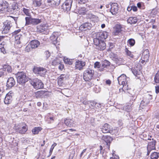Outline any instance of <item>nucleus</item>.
Instances as JSON below:
<instances>
[{
	"instance_id": "obj_1",
	"label": "nucleus",
	"mask_w": 159,
	"mask_h": 159,
	"mask_svg": "<svg viewBox=\"0 0 159 159\" xmlns=\"http://www.w3.org/2000/svg\"><path fill=\"white\" fill-rule=\"evenodd\" d=\"M108 35L106 32H100L97 34L96 37L93 39V42L96 46L95 48L98 50L102 51L106 48V44L104 41L107 38Z\"/></svg>"
},
{
	"instance_id": "obj_2",
	"label": "nucleus",
	"mask_w": 159,
	"mask_h": 159,
	"mask_svg": "<svg viewBox=\"0 0 159 159\" xmlns=\"http://www.w3.org/2000/svg\"><path fill=\"white\" fill-rule=\"evenodd\" d=\"M129 79L124 74L118 78L119 84L121 86L119 89H130V88H129L128 84V81Z\"/></svg>"
},
{
	"instance_id": "obj_3",
	"label": "nucleus",
	"mask_w": 159,
	"mask_h": 159,
	"mask_svg": "<svg viewBox=\"0 0 159 159\" xmlns=\"http://www.w3.org/2000/svg\"><path fill=\"white\" fill-rule=\"evenodd\" d=\"M16 77L18 83L21 85V88L24 89L25 87V83L27 82L28 80L25 73L23 72H18L17 74Z\"/></svg>"
},
{
	"instance_id": "obj_4",
	"label": "nucleus",
	"mask_w": 159,
	"mask_h": 159,
	"mask_svg": "<svg viewBox=\"0 0 159 159\" xmlns=\"http://www.w3.org/2000/svg\"><path fill=\"white\" fill-rule=\"evenodd\" d=\"M129 90V91L128 93L129 94H130V95H129V96L131 97L130 102L129 103H128L127 105L124 106L123 107V110L127 112H129L131 111L132 108L131 105L136 98V97L135 96V93L134 92V90Z\"/></svg>"
},
{
	"instance_id": "obj_5",
	"label": "nucleus",
	"mask_w": 159,
	"mask_h": 159,
	"mask_svg": "<svg viewBox=\"0 0 159 159\" xmlns=\"http://www.w3.org/2000/svg\"><path fill=\"white\" fill-rule=\"evenodd\" d=\"M30 83L33 86L35 89H38L43 88V84L41 80L38 79H33L29 81Z\"/></svg>"
},
{
	"instance_id": "obj_6",
	"label": "nucleus",
	"mask_w": 159,
	"mask_h": 159,
	"mask_svg": "<svg viewBox=\"0 0 159 159\" xmlns=\"http://www.w3.org/2000/svg\"><path fill=\"white\" fill-rule=\"evenodd\" d=\"M94 74V70L90 69H87L84 72V80L85 81H89L92 79Z\"/></svg>"
},
{
	"instance_id": "obj_7",
	"label": "nucleus",
	"mask_w": 159,
	"mask_h": 159,
	"mask_svg": "<svg viewBox=\"0 0 159 159\" xmlns=\"http://www.w3.org/2000/svg\"><path fill=\"white\" fill-rule=\"evenodd\" d=\"M33 71L35 74L43 77L46 74L47 70L43 67H34L33 69Z\"/></svg>"
},
{
	"instance_id": "obj_8",
	"label": "nucleus",
	"mask_w": 159,
	"mask_h": 159,
	"mask_svg": "<svg viewBox=\"0 0 159 159\" xmlns=\"http://www.w3.org/2000/svg\"><path fill=\"white\" fill-rule=\"evenodd\" d=\"M72 0H66L61 6V8L65 11H69L71 8Z\"/></svg>"
},
{
	"instance_id": "obj_9",
	"label": "nucleus",
	"mask_w": 159,
	"mask_h": 159,
	"mask_svg": "<svg viewBox=\"0 0 159 159\" xmlns=\"http://www.w3.org/2000/svg\"><path fill=\"white\" fill-rule=\"evenodd\" d=\"M19 10L18 4L17 3H14L11 6L8 7L7 12L13 14H16V13Z\"/></svg>"
},
{
	"instance_id": "obj_10",
	"label": "nucleus",
	"mask_w": 159,
	"mask_h": 159,
	"mask_svg": "<svg viewBox=\"0 0 159 159\" xmlns=\"http://www.w3.org/2000/svg\"><path fill=\"white\" fill-rule=\"evenodd\" d=\"M14 93L12 90L10 91L6 95L4 98V102L5 104H8L10 103L12 101V97Z\"/></svg>"
},
{
	"instance_id": "obj_11",
	"label": "nucleus",
	"mask_w": 159,
	"mask_h": 159,
	"mask_svg": "<svg viewBox=\"0 0 159 159\" xmlns=\"http://www.w3.org/2000/svg\"><path fill=\"white\" fill-rule=\"evenodd\" d=\"M12 26V23L11 21H8L5 22L3 26V30L2 31V34H7L10 31V29Z\"/></svg>"
},
{
	"instance_id": "obj_12",
	"label": "nucleus",
	"mask_w": 159,
	"mask_h": 159,
	"mask_svg": "<svg viewBox=\"0 0 159 159\" xmlns=\"http://www.w3.org/2000/svg\"><path fill=\"white\" fill-rule=\"evenodd\" d=\"M110 12L113 15H116L118 12V5L116 3H112L110 5Z\"/></svg>"
},
{
	"instance_id": "obj_13",
	"label": "nucleus",
	"mask_w": 159,
	"mask_h": 159,
	"mask_svg": "<svg viewBox=\"0 0 159 159\" xmlns=\"http://www.w3.org/2000/svg\"><path fill=\"white\" fill-rule=\"evenodd\" d=\"M9 3L6 1H4L0 4V11L2 13H6L7 12Z\"/></svg>"
},
{
	"instance_id": "obj_14",
	"label": "nucleus",
	"mask_w": 159,
	"mask_h": 159,
	"mask_svg": "<svg viewBox=\"0 0 159 159\" xmlns=\"http://www.w3.org/2000/svg\"><path fill=\"white\" fill-rule=\"evenodd\" d=\"M149 95H148L146 98H144L140 103V108L143 109V107H146L150 102V100L148 97Z\"/></svg>"
},
{
	"instance_id": "obj_15",
	"label": "nucleus",
	"mask_w": 159,
	"mask_h": 159,
	"mask_svg": "<svg viewBox=\"0 0 159 159\" xmlns=\"http://www.w3.org/2000/svg\"><path fill=\"white\" fill-rule=\"evenodd\" d=\"M148 140H149L150 141L148 142L147 148H148L149 149L154 150L155 149L156 141L153 139H148Z\"/></svg>"
},
{
	"instance_id": "obj_16",
	"label": "nucleus",
	"mask_w": 159,
	"mask_h": 159,
	"mask_svg": "<svg viewBox=\"0 0 159 159\" xmlns=\"http://www.w3.org/2000/svg\"><path fill=\"white\" fill-rule=\"evenodd\" d=\"M102 139L105 141L107 143V148L109 150V144L112 141V138L109 136L103 135L102 137Z\"/></svg>"
},
{
	"instance_id": "obj_17",
	"label": "nucleus",
	"mask_w": 159,
	"mask_h": 159,
	"mask_svg": "<svg viewBox=\"0 0 159 159\" xmlns=\"http://www.w3.org/2000/svg\"><path fill=\"white\" fill-rule=\"evenodd\" d=\"M15 84V81L12 77L9 78L7 81V87L9 89L11 88Z\"/></svg>"
},
{
	"instance_id": "obj_18",
	"label": "nucleus",
	"mask_w": 159,
	"mask_h": 159,
	"mask_svg": "<svg viewBox=\"0 0 159 159\" xmlns=\"http://www.w3.org/2000/svg\"><path fill=\"white\" fill-rule=\"evenodd\" d=\"M58 36V33L57 32H54L50 37V39L53 42V44H55L57 43V39Z\"/></svg>"
},
{
	"instance_id": "obj_19",
	"label": "nucleus",
	"mask_w": 159,
	"mask_h": 159,
	"mask_svg": "<svg viewBox=\"0 0 159 159\" xmlns=\"http://www.w3.org/2000/svg\"><path fill=\"white\" fill-rule=\"evenodd\" d=\"M101 129L103 133H109L110 130V126L108 124L105 123L102 126Z\"/></svg>"
},
{
	"instance_id": "obj_20",
	"label": "nucleus",
	"mask_w": 159,
	"mask_h": 159,
	"mask_svg": "<svg viewBox=\"0 0 159 159\" xmlns=\"http://www.w3.org/2000/svg\"><path fill=\"white\" fill-rule=\"evenodd\" d=\"M92 26V25L90 23L86 22L81 25L80 28L82 30H90Z\"/></svg>"
},
{
	"instance_id": "obj_21",
	"label": "nucleus",
	"mask_w": 159,
	"mask_h": 159,
	"mask_svg": "<svg viewBox=\"0 0 159 159\" xmlns=\"http://www.w3.org/2000/svg\"><path fill=\"white\" fill-rule=\"evenodd\" d=\"M48 29V27L45 24H41L37 26V31L40 33L43 32Z\"/></svg>"
},
{
	"instance_id": "obj_22",
	"label": "nucleus",
	"mask_w": 159,
	"mask_h": 159,
	"mask_svg": "<svg viewBox=\"0 0 159 159\" xmlns=\"http://www.w3.org/2000/svg\"><path fill=\"white\" fill-rule=\"evenodd\" d=\"M85 65L84 62H83L81 61H76L75 63V67L76 69L81 70Z\"/></svg>"
},
{
	"instance_id": "obj_23",
	"label": "nucleus",
	"mask_w": 159,
	"mask_h": 159,
	"mask_svg": "<svg viewBox=\"0 0 159 159\" xmlns=\"http://www.w3.org/2000/svg\"><path fill=\"white\" fill-rule=\"evenodd\" d=\"M30 46L31 48H37L40 45V42L37 40H34L30 42Z\"/></svg>"
},
{
	"instance_id": "obj_24",
	"label": "nucleus",
	"mask_w": 159,
	"mask_h": 159,
	"mask_svg": "<svg viewBox=\"0 0 159 159\" xmlns=\"http://www.w3.org/2000/svg\"><path fill=\"white\" fill-rule=\"evenodd\" d=\"M48 2L49 5L57 6L60 3V0H48Z\"/></svg>"
},
{
	"instance_id": "obj_25",
	"label": "nucleus",
	"mask_w": 159,
	"mask_h": 159,
	"mask_svg": "<svg viewBox=\"0 0 159 159\" xmlns=\"http://www.w3.org/2000/svg\"><path fill=\"white\" fill-rule=\"evenodd\" d=\"M64 123L67 126L70 127L73 126L75 124L74 120L72 119H66L65 120Z\"/></svg>"
},
{
	"instance_id": "obj_26",
	"label": "nucleus",
	"mask_w": 159,
	"mask_h": 159,
	"mask_svg": "<svg viewBox=\"0 0 159 159\" xmlns=\"http://www.w3.org/2000/svg\"><path fill=\"white\" fill-rule=\"evenodd\" d=\"M121 25L120 24H117L115 26V30L114 33L115 35H117L121 31Z\"/></svg>"
},
{
	"instance_id": "obj_27",
	"label": "nucleus",
	"mask_w": 159,
	"mask_h": 159,
	"mask_svg": "<svg viewBox=\"0 0 159 159\" xmlns=\"http://www.w3.org/2000/svg\"><path fill=\"white\" fill-rule=\"evenodd\" d=\"M137 19L136 17H131L128 18L127 20V22L128 23H129L131 24H134L137 23Z\"/></svg>"
},
{
	"instance_id": "obj_28",
	"label": "nucleus",
	"mask_w": 159,
	"mask_h": 159,
	"mask_svg": "<svg viewBox=\"0 0 159 159\" xmlns=\"http://www.w3.org/2000/svg\"><path fill=\"white\" fill-rule=\"evenodd\" d=\"M17 131L21 134H24L27 130L26 126H23L22 128H18L16 129Z\"/></svg>"
},
{
	"instance_id": "obj_29",
	"label": "nucleus",
	"mask_w": 159,
	"mask_h": 159,
	"mask_svg": "<svg viewBox=\"0 0 159 159\" xmlns=\"http://www.w3.org/2000/svg\"><path fill=\"white\" fill-rule=\"evenodd\" d=\"M15 37L17 44H20L22 43L23 39V36L22 35H18L15 36Z\"/></svg>"
},
{
	"instance_id": "obj_30",
	"label": "nucleus",
	"mask_w": 159,
	"mask_h": 159,
	"mask_svg": "<svg viewBox=\"0 0 159 159\" xmlns=\"http://www.w3.org/2000/svg\"><path fill=\"white\" fill-rule=\"evenodd\" d=\"M7 44L5 42H2L0 44V49H1V52L4 54L6 53L5 51V47H6Z\"/></svg>"
},
{
	"instance_id": "obj_31",
	"label": "nucleus",
	"mask_w": 159,
	"mask_h": 159,
	"mask_svg": "<svg viewBox=\"0 0 159 159\" xmlns=\"http://www.w3.org/2000/svg\"><path fill=\"white\" fill-rule=\"evenodd\" d=\"M66 79L65 75H61L58 78V82L59 84H61L63 83Z\"/></svg>"
},
{
	"instance_id": "obj_32",
	"label": "nucleus",
	"mask_w": 159,
	"mask_h": 159,
	"mask_svg": "<svg viewBox=\"0 0 159 159\" xmlns=\"http://www.w3.org/2000/svg\"><path fill=\"white\" fill-rule=\"evenodd\" d=\"M32 21V25H35L41 23L42 21V19L39 18H33Z\"/></svg>"
},
{
	"instance_id": "obj_33",
	"label": "nucleus",
	"mask_w": 159,
	"mask_h": 159,
	"mask_svg": "<svg viewBox=\"0 0 159 159\" xmlns=\"http://www.w3.org/2000/svg\"><path fill=\"white\" fill-rule=\"evenodd\" d=\"M2 70L7 71L8 72H11L12 71L11 68V66L8 65H4L2 68Z\"/></svg>"
},
{
	"instance_id": "obj_34",
	"label": "nucleus",
	"mask_w": 159,
	"mask_h": 159,
	"mask_svg": "<svg viewBox=\"0 0 159 159\" xmlns=\"http://www.w3.org/2000/svg\"><path fill=\"white\" fill-rule=\"evenodd\" d=\"M33 18H31V16L28 17H26L25 18V20L26 21L25 25H29L32 24V20Z\"/></svg>"
},
{
	"instance_id": "obj_35",
	"label": "nucleus",
	"mask_w": 159,
	"mask_h": 159,
	"mask_svg": "<svg viewBox=\"0 0 159 159\" xmlns=\"http://www.w3.org/2000/svg\"><path fill=\"white\" fill-rule=\"evenodd\" d=\"M42 128L40 127H36L32 129V131L34 134H37L40 131Z\"/></svg>"
},
{
	"instance_id": "obj_36",
	"label": "nucleus",
	"mask_w": 159,
	"mask_h": 159,
	"mask_svg": "<svg viewBox=\"0 0 159 159\" xmlns=\"http://www.w3.org/2000/svg\"><path fill=\"white\" fill-rule=\"evenodd\" d=\"M159 157V153L154 152L152 153L151 155V159H157Z\"/></svg>"
},
{
	"instance_id": "obj_37",
	"label": "nucleus",
	"mask_w": 159,
	"mask_h": 159,
	"mask_svg": "<svg viewBox=\"0 0 159 159\" xmlns=\"http://www.w3.org/2000/svg\"><path fill=\"white\" fill-rule=\"evenodd\" d=\"M110 65V63L107 60H104L102 62V66L105 68L109 66Z\"/></svg>"
},
{
	"instance_id": "obj_38",
	"label": "nucleus",
	"mask_w": 159,
	"mask_h": 159,
	"mask_svg": "<svg viewBox=\"0 0 159 159\" xmlns=\"http://www.w3.org/2000/svg\"><path fill=\"white\" fill-rule=\"evenodd\" d=\"M74 60L70 59L68 58H65L64 59V62L66 64L69 65H71L73 63V60Z\"/></svg>"
},
{
	"instance_id": "obj_39",
	"label": "nucleus",
	"mask_w": 159,
	"mask_h": 159,
	"mask_svg": "<svg viewBox=\"0 0 159 159\" xmlns=\"http://www.w3.org/2000/svg\"><path fill=\"white\" fill-rule=\"evenodd\" d=\"M46 91H44L43 90L38 91L35 93V95L36 97H39L42 96Z\"/></svg>"
},
{
	"instance_id": "obj_40",
	"label": "nucleus",
	"mask_w": 159,
	"mask_h": 159,
	"mask_svg": "<svg viewBox=\"0 0 159 159\" xmlns=\"http://www.w3.org/2000/svg\"><path fill=\"white\" fill-rule=\"evenodd\" d=\"M61 63L60 61L58 59H54L52 62V65L55 66H57L58 65Z\"/></svg>"
},
{
	"instance_id": "obj_41",
	"label": "nucleus",
	"mask_w": 159,
	"mask_h": 159,
	"mask_svg": "<svg viewBox=\"0 0 159 159\" xmlns=\"http://www.w3.org/2000/svg\"><path fill=\"white\" fill-rule=\"evenodd\" d=\"M125 50L126 54L127 56L131 58H133L134 57V55L132 54V52L129 51L127 48H125Z\"/></svg>"
},
{
	"instance_id": "obj_42",
	"label": "nucleus",
	"mask_w": 159,
	"mask_h": 159,
	"mask_svg": "<svg viewBox=\"0 0 159 159\" xmlns=\"http://www.w3.org/2000/svg\"><path fill=\"white\" fill-rule=\"evenodd\" d=\"M154 80L156 83H159V70L155 75Z\"/></svg>"
},
{
	"instance_id": "obj_43",
	"label": "nucleus",
	"mask_w": 159,
	"mask_h": 159,
	"mask_svg": "<svg viewBox=\"0 0 159 159\" xmlns=\"http://www.w3.org/2000/svg\"><path fill=\"white\" fill-rule=\"evenodd\" d=\"M132 70L133 74L136 76L139 75L140 74V71L139 70H136L134 68L132 69Z\"/></svg>"
},
{
	"instance_id": "obj_44",
	"label": "nucleus",
	"mask_w": 159,
	"mask_h": 159,
	"mask_svg": "<svg viewBox=\"0 0 159 159\" xmlns=\"http://www.w3.org/2000/svg\"><path fill=\"white\" fill-rule=\"evenodd\" d=\"M33 4L35 6L39 7L41 5V3L40 0H34Z\"/></svg>"
},
{
	"instance_id": "obj_45",
	"label": "nucleus",
	"mask_w": 159,
	"mask_h": 159,
	"mask_svg": "<svg viewBox=\"0 0 159 159\" xmlns=\"http://www.w3.org/2000/svg\"><path fill=\"white\" fill-rule=\"evenodd\" d=\"M128 43L131 46H133L135 43V40L133 39H130L128 40Z\"/></svg>"
},
{
	"instance_id": "obj_46",
	"label": "nucleus",
	"mask_w": 159,
	"mask_h": 159,
	"mask_svg": "<svg viewBox=\"0 0 159 159\" xmlns=\"http://www.w3.org/2000/svg\"><path fill=\"white\" fill-rule=\"evenodd\" d=\"M88 11V8H86L85 7H82L80 9V13L83 14H85V13Z\"/></svg>"
},
{
	"instance_id": "obj_47",
	"label": "nucleus",
	"mask_w": 159,
	"mask_h": 159,
	"mask_svg": "<svg viewBox=\"0 0 159 159\" xmlns=\"http://www.w3.org/2000/svg\"><path fill=\"white\" fill-rule=\"evenodd\" d=\"M23 11L24 13L27 16H30V12L29 10L26 9L25 8H23Z\"/></svg>"
},
{
	"instance_id": "obj_48",
	"label": "nucleus",
	"mask_w": 159,
	"mask_h": 159,
	"mask_svg": "<svg viewBox=\"0 0 159 159\" xmlns=\"http://www.w3.org/2000/svg\"><path fill=\"white\" fill-rule=\"evenodd\" d=\"M21 31V30L19 29L17 30H16L14 32H13L12 33L13 35H15L16 36L18 35H21L20 34H19V33Z\"/></svg>"
},
{
	"instance_id": "obj_49",
	"label": "nucleus",
	"mask_w": 159,
	"mask_h": 159,
	"mask_svg": "<svg viewBox=\"0 0 159 159\" xmlns=\"http://www.w3.org/2000/svg\"><path fill=\"white\" fill-rule=\"evenodd\" d=\"M149 55H142V58L143 59H144V61L148 62V59L149 58Z\"/></svg>"
},
{
	"instance_id": "obj_50",
	"label": "nucleus",
	"mask_w": 159,
	"mask_h": 159,
	"mask_svg": "<svg viewBox=\"0 0 159 159\" xmlns=\"http://www.w3.org/2000/svg\"><path fill=\"white\" fill-rule=\"evenodd\" d=\"M50 53L48 51H46L44 52V55L46 59H48L50 57Z\"/></svg>"
},
{
	"instance_id": "obj_51",
	"label": "nucleus",
	"mask_w": 159,
	"mask_h": 159,
	"mask_svg": "<svg viewBox=\"0 0 159 159\" xmlns=\"http://www.w3.org/2000/svg\"><path fill=\"white\" fill-rule=\"evenodd\" d=\"M57 145V144L55 143H54L52 145L50 149L49 153L50 155L52 153L53 150L54 149V147Z\"/></svg>"
},
{
	"instance_id": "obj_52",
	"label": "nucleus",
	"mask_w": 159,
	"mask_h": 159,
	"mask_svg": "<svg viewBox=\"0 0 159 159\" xmlns=\"http://www.w3.org/2000/svg\"><path fill=\"white\" fill-rule=\"evenodd\" d=\"M149 52L148 49H146L144 50V52H143L142 55H149Z\"/></svg>"
},
{
	"instance_id": "obj_53",
	"label": "nucleus",
	"mask_w": 159,
	"mask_h": 159,
	"mask_svg": "<svg viewBox=\"0 0 159 159\" xmlns=\"http://www.w3.org/2000/svg\"><path fill=\"white\" fill-rule=\"evenodd\" d=\"M77 2L79 4H84L86 3V0H76Z\"/></svg>"
},
{
	"instance_id": "obj_54",
	"label": "nucleus",
	"mask_w": 159,
	"mask_h": 159,
	"mask_svg": "<svg viewBox=\"0 0 159 159\" xmlns=\"http://www.w3.org/2000/svg\"><path fill=\"white\" fill-rule=\"evenodd\" d=\"M58 68L59 70H62L64 68V65L63 64H62L61 62L58 65Z\"/></svg>"
},
{
	"instance_id": "obj_55",
	"label": "nucleus",
	"mask_w": 159,
	"mask_h": 159,
	"mask_svg": "<svg viewBox=\"0 0 159 159\" xmlns=\"http://www.w3.org/2000/svg\"><path fill=\"white\" fill-rule=\"evenodd\" d=\"M94 67H97L98 68H99L100 67V63L98 62H96L94 63Z\"/></svg>"
},
{
	"instance_id": "obj_56",
	"label": "nucleus",
	"mask_w": 159,
	"mask_h": 159,
	"mask_svg": "<svg viewBox=\"0 0 159 159\" xmlns=\"http://www.w3.org/2000/svg\"><path fill=\"white\" fill-rule=\"evenodd\" d=\"M90 103H91V105L92 107H93L97 105V104H98V103L94 101H90Z\"/></svg>"
},
{
	"instance_id": "obj_57",
	"label": "nucleus",
	"mask_w": 159,
	"mask_h": 159,
	"mask_svg": "<svg viewBox=\"0 0 159 159\" xmlns=\"http://www.w3.org/2000/svg\"><path fill=\"white\" fill-rule=\"evenodd\" d=\"M30 46H27L25 48V51H26L27 52H29L31 50V48H30Z\"/></svg>"
},
{
	"instance_id": "obj_58",
	"label": "nucleus",
	"mask_w": 159,
	"mask_h": 159,
	"mask_svg": "<svg viewBox=\"0 0 159 159\" xmlns=\"http://www.w3.org/2000/svg\"><path fill=\"white\" fill-rule=\"evenodd\" d=\"M109 50H111L114 47V44L112 43H109Z\"/></svg>"
},
{
	"instance_id": "obj_59",
	"label": "nucleus",
	"mask_w": 159,
	"mask_h": 159,
	"mask_svg": "<svg viewBox=\"0 0 159 159\" xmlns=\"http://www.w3.org/2000/svg\"><path fill=\"white\" fill-rule=\"evenodd\" d=\"M132 10L134 11H136L137 10V7L135 6H132Z\"/></svg>"
},
{
	"instance_id": "obj_60",
	"label": "nucleus",
	"mask_w": 159,
	"mask_h": 159,
	"mask_svg": "<svg viewBox=\"0 0 159 159\" xmlns=\"http://www.w3.org/2000/svg\"><path fill=\"white\" fill-rule=\"evenodd\" d=\"M90 101H84L83 103L85 105H87L89 104V102H90Z\"/></svg>"
},
{
	"instance_id": "obj_61",
	"label": "nucleus",
	"mask_w": 159,
	"mask_h": 159,
	"mask_svg": "<svg viewBox=\"0 0 159 159\" xmlns=\"http://www.w3.org/2000/svg\"><path fill=\"white\" fill-rule=\"evenodd\" d=\"M106 83L107 84L109 85L111 84V81L109 80H108L106 81Z\"/></svg>"
},
{
	"instance_id": "obj_62",
	"label": "nucleus",
	"mask_w": 159,
	"mask_h": 159,
	"mask_svg": "<svg viewBox=\"0 0 159 159\" xmlns=\"http://www.w3.org/2000/svg\"><path fill=\"white\" fill-rule=\"evenodd\" d=\"M86 148L83 150V151H82V152H81L80 154V157H81L82 156L84 155V153L86 152Z\"/></svg>"
},
{
	"instance_id": "obj_63",
	"label": "nucleus",
	"mask_w": 159,
	"mask_h": 159,
	"mask_svg": "<svg viewBox=\"0 0 159 159\" xmlns=\"http://www.w3.org/2000/svg\"><path fill=\"white\" fill-rule=\"evenodd\" d=\"M118 123L119 126H121L122 124V120H119L118 121Z\"/></svg>"
},
{
	"instance_id": "obj_64",
	"label": "nucleus",
	"mask_w": 159,
	"mask_h": 159,
	"mask_svg": "<svg viewBox=\"0 0 159 159\" xmlns=\"http://www.w3.org/2000/svg\"><path fill=\"white\" fill-rule=\"evenodd\" d=\"M5 72V71L3 72V71H2L1 70H0V77L4 75Z\"/></svg>"
}]
</instances>
